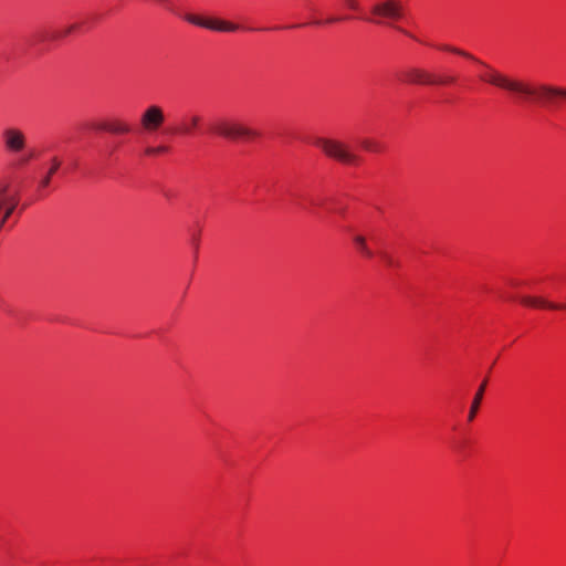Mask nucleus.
<instances>
[{"label":"nucleus","mask_w":566,"mask_h":566,"mask_svg":"<svg viewBox=\"0 0 566 566\" xmlns=\"http://www.w3.org/2000/svg\"><path fill=\"white\" fill-rule=\"evenodd\" d=\"M442 50L457 53L461 56L476 61L486 69V73L481 75V80L515 94L521 101H533L542 106L555 107L558 98L566 99V88L545 83L532 84L522 80L510 77L488 64L478 61L465 51L452 46H441Z\"/></svg>","instance_id":"1"},{"label":"nucleus","mask_w":566,"mask_h":566,"mask_svg":"<svg viewBox=\"0 0 566 566\" xmlns=\"http://www.w3.org/2000/svg\"><path fill=\"white\" fill-rule=\"evenodd\" d=\"M211 132L226 139H253L260 136L258 130H254L234 119L227 117H218L211 125Z\"/></svg>","instance_id":"2"},{"label":"nucleus","mask_w":566,"mask_h":566,"mask_svg":"<svg viewBox=\"0 0 566 566\" xmlns=\"http://www.w3.org/2000/svg\"><path fill=\"white\" fill-rule=\"evenodd\" d=\"M315 145L329 158L337 160L345 165H358L360 157L355 154L350 147L336 139L332 138H317Z\"/></svg>","instance_id":"3"},{"label":"nucleus","mask_w":566,"mask_h":566,"mask_svg":"<svg viewBox=\"0 0 566 566\" xmlns=\"http://www.w3.org/2000/svg\"><path fill=\"white\" fill-rule=\"evenodd\" d=\"M371 14L373 18L368 21L375 24H390L391 21L402 18L403 8L399 0H384L373 6Z\"/></svg>","instance_id":"4"},{"label":"nucleus","mask_w":566,"mask_h":566,"mask_svg":"<svg viewBox=\"0 0 566 566\" xmlns=\"http://www.w3.org/2000/svg\"><path fill=\"white\" fill-rule=\"evenodd\" d=\"M3 148L11 155L23 154L27 149V135L15 126H8L1 132Z\"/></svg>","instance_id":"5"},{"label":"nucleus","mask_w":566,"mask_h":566,"mask_svg":"<svg viewBox=\"0 0 566 566\" xmlns=\"http://www.w3.org/2000/svg\"><path fill=\"white\" fill-rule=\"evenodd\" d=\"M185 20L197 27L206 28L208 30L218 32H235L240 29L238 24L224 20L205 19L195 14H186Z\"/></svg>","instance_id":"6"},{"label":"nucleus","mask_w":566,"mask_h":566,"mask_svg":"<svg viewBox=\"0 0 566 566\" xmlns=\"http://www.w3.org/2000/svg\"><path fill=\"white\" fill-rule=\"evenodd\" d=\"M165 122V114L160 106L150 105L142 114L140 124L146 132H156Z\"/></svg>","instance_id":"7"},{"label":"nucleus","mask_w":566,"mask_h":566,"mask_svg":"<svg viewBox=\"0 0 566 566\" xmlns=\"http://www.w3.org/2000/svg\"><path fill=\"white\" fill-rule=\"evenodd\" d=\"M17 207L15 198L6 187L0 188V229Z\"/></svg>","instance_id":"8"},{"label":"nucleus","mask_w":566,"mask_h":566,"mask_svg":"<svg viewBox=\"0 0 566 566\" xmlns=\"http://www.w3.org/2000/svg\"><path fill=\"white\" fill-rule=\"evenodd\" d=\"M403 78L411 84H436L438 83L430 73L424 70L411 67L403 72Z\"/></svg>","instance_id":"9"},{"label":"nucleus","mask_w":566,"mask_h":566,"mask_svg":"<svg viewBox=\"0 0 566 566\" xmlns=\"http://www.w3.org/2000/svg\"><path fill=\"white\" fill-rule=\"evenodd\" d=\"M520 302L528 307L535 308H549V310H563L566 308L565 304H556L548 302L547 300L539 296L524 295L520 297Z\"/></svg>","instance_id":"10"},{"label":"nucleus","mask_w":566,"mask_h":566,"mask_svg":"<svg viewBox=\"0 0 566 566\" xmlns=\"http://www.w3.org/2000/svg\"><path fill=\"white\" fill-rule=\"evenodd\" d=\"M201 116L198 114H189L185 117L184 123L177 129L181 135H192L200 126Z\"/></svg>","instance_id":"11"},{"label":"nucleus","mask_w":566,"mask_h":566,"mask_svg":"<svg viewBox=\"0 0 566 566\" xmlns=\"http://www.w3.org/2000/svg\"><path fill=\"white\" fill-rule=\"evenodd\" d=\"M98 129H104L114 134H127L130 132V126L122 120H114L111 123L101 124Z\"/></svg>","instance_id":"12"},{"label":"nucleus","mask_w":566,"mask_h":566,"mask_svg":"<svg viewBox=\"0 0 566 566\" xmlns=\"http://www.w3.org/2000/svg\"><path fill=\"white\" fill-rule=\"evenodd\" d=\"M485 386H486V380H484L478 391L475 392V396L473 398V401H472V405H471V408H470V411H469V416H468V420L469 421H472L475 416H476V412L480 408V405H481V401L483 399V395H484V390H485Z\"/></svg>","instance_id":"13"},{"label":"nucleus","mask_w":566,"mask_h":566,"mask_svg":"<svg viewBox=\"0 0 566 566\" xmlns=\"http://www.w3.org/2000/svg\"><path fill=\"white\" fill-rule=\"evenodd\" d=\"M61 166V161L57 157H53L51 159V167L50 169L48 170V172L41 178L40 182H39V188L41 190L48 188L51 184V178L52 176L57 171V169L60 168Z\"/></svg>","instance_id":"14"},{"label":"nucleus","mask_w":566,"mask_h":566,"mask_svg":"<svg viewBox=\"0 0 566 566\" xmlns=\"http://www.w3.org/2000/svg\"><path fill=\"white\" fill-rule=\"evenodd\" d=\"M353 241L355 243V245L357 247V249L359 250V252L366 256V258H373L374 253L373 251L368 248L367 245V242H366V239L364 235H360V234H355L353 237Z\"/></svg>","instance_id":"15"},{"label":"nucleus","mask_w":566,"mask_h":566,"mask_svg":"<svg viewBox=\"0 0 566 566\" xmlns=\"http://www.w3.org/2000/svg\"><path fill=\"white\" fill-rule=\"evenodd\" d=\"M359 144L367 151L377 153V151L381 150L380 144L378 142L374 140V139L364 138V139L360 140Z\"/></svg>","instance_id":"16"},{"label":"nucleus","mask_w":566,"mask_h":566,"mask_svg":"<svg viewBox=\"0 0 566 566\" xmlns=\"http://www.w3.org/2000/svg\"><path fill=\"white\" fill-rule=\"evenodd\" d=\"M18 156H19V165L23 166V165H27L28 163H30L35 157V153L33 150H28V148H27L23 154H20Z\"/></svg>","instance_id":"17"},{"label":"nucleus","mask_w":566,"mask_h":566,"mask_svg":"<svg viewBox=\"0 0 566 566\" xmlns=\"http://www.w3.org/2000/svg\"><path fill=\"white\" fill-rule=\"evenodd\" d=\"M169 150V148L167 146H157V147H147L145 149V154L148 155V156H154V155H159V154H165Z\"/></svg>","instance_id":"18"},{"label":"nucleus","mask_w":566,"mask_h":566,"mask_svg":"<svg viewBox=\"0 0 566 566\" xmlns=\"http://www.w3.org/2000/svg\"><path fill=\"white\" fill-rule=\"evenodd\" d=\"M347 19V17H329L324 21V23L332 24Z\"/></svg>","instance_id":"19"},{"label":"nucleus","mask_w":566,"mask_h":566,"mask_svg":"<svg viewBox=\"0 0 566 566\" xmlns=\"http://www.w3.org/2000/svg\"><path fill=\"white\" fill-rule=\"evenodd\" d=\"M346 6L352 10H358L359 9V2L357 0H344Z\"/></svg>","instance_id":"20"},{"label":"nucleus","mask_w":566,"mask_h":566,"mask_svg":"<svg viewBox=\"0 0 566 566\" xmlns=\"http://www.w3.org/2000/svg\"><path fill=\"white\" fill-rule=\"evenodd\" d=\"M75 29V25H71L65 31H63L62 33H56L54 35V38H62V36H66L67 34H70L73 30Z\"/></svg>","instance_id":"21"},{"label":"nucleus","mask_w":566,"mask_h":566,"mask_svg":"<svg viewBox=\"0 0 566 566\" xmlns=\"http://www.w3.org/2000/svg\"><path fill=\"white\" fill-rule=\"evenodd\" d=\"M382 259L385 260V262L388 264V265H394V261L391 258H389L387 254H384L382 255Z\"/></svg>","instance_id":"22"},{"label":"nucleus","mask_w":566,"mask_h":566,"mask_svg":"<svg viewBox=\"0 0 566 566\" xmlns=\"http://www.w3.org/2000/svg\"><path fill=\"white\" fill-rule=\"evenodd\" d=\"M452 82H454V77H447V78L440 81V83H452Z\"/></svg>","instance_id":"23"},{"label":"nucleus","mask_w":566,"mask_h":566,"mask_svg":"<svg viewBox=\"0 0 566 566\" xmlns=\"http://www.w3.org/2000/svg\"><path fill=\"white\" fill-rule=\"evenodd\" d=\"M312 23L318 25V24H322L323 22L317 20V21H313Z\"/></svg>","instance_id":"24"}]
</instances>
